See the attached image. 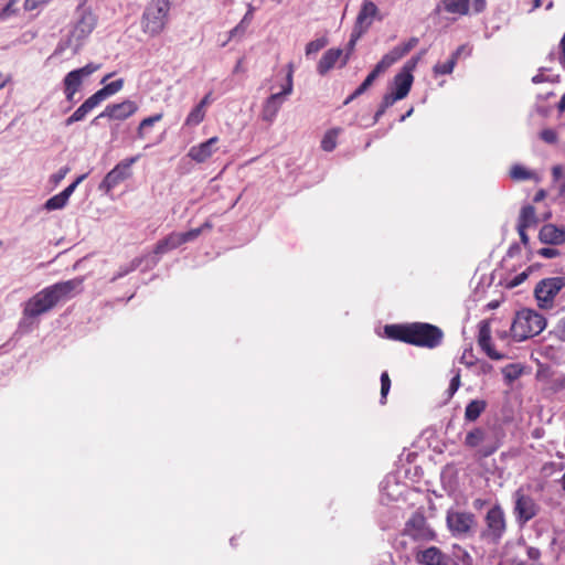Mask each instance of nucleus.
Masks as SVG:
<instances>
[{"mask_svg": "<svg viewBox=\"0 0 565 565\" xmlns=\"http://www.w3.org/2000/svg\"><path fill=\"white\" fill-rule=\"evenodd\" d=\"M539 239L543 244L561 245L565 243V230L554 224H545L541 227Z\"/></svg>", "mask_w": 565, "mask_h": 565, "instance_id": "19", "label": "nucleus"}, {"mask_svg": "<svg viewBox=\"0 0 565 565\" xmlns=\"http://www.w3.org/2000/svg\"><path fill=\"white\" fill-rule=\"evenodd\" d=\"M340 132V128H332L328 130L321 140V148L328 152L334 150L337 147V139Z\"/></svg>", "mask_w": 565, "mask_h": 565, "instance_id": "29", "label": "nucleus"}, {"mask_svg": "<svg viewBox=\"0 0 565 565\" xmlns=\"http://www.w3.org/2000/svg\"><path fill=\"white\" fill-rule=\"evenodd\" d=\"M391 388V379L388 373L385 371L381 374V403H386V396Z\"/></svg>", "mask_w": 565, "mask_h": 565, "instance_id": "41", "label": "nucleus"}, {"mask_svg": "<svg viewBox=\"0 0 565 565\" xmlns=\"http://www.w3.org/2000/svg\"><path fill=\"white\" fill-rule=\"evenodd\" d=\"M415 559L420 565H447L449 562V557L436 546L418 551L415 555Z\"/></svg>", "mask_w": 565, "mask_h": 565, "instance_id": "16", "label": "nucleus"}, {"mask_svg": "<svg viewBox=\"0 0 565 565\" xmlns=\"http://www.w3.org/2000/svg\"><path fill=\"white\" fill-rule=\"evenodd\" d=\"M87 174H82L75 179L68 186H66L60 194L68 202L70 196L73 194L75 189L86 179Z\"/></svg>", "mask_w": 565, "mask_h": 565, "instance_id": "42", "label": "nucleus"}, {"mask_svg": "<svg viewBox=\"0 0 565 565\" xmlns=\"http://www.w3.org/2000/svg\"><path fill=\"white\" fill-rule=\"evenodd\" d=\"M546 327L543 315L532 309H522L516 312L510 331L515 341H524L540 334Z\"/></svg>", "mask_w": 565, "mask_h": 565, "instance_id": "3", "label": "nucleus"}, {"mask_svg": "<svg viewBox=\"0 0 565 565\" xmlns=\"http://www.w3.org/2000/svg\"><path fill=\"white\" fill-rule=\"evenodd\" d=\"M504 375H505V377H507L509 381H513V380H515V379H518V377H519L520 372H519V371H514V373H511V372H509V371H505V372H504Z\"/></svg>", "mask_w": 565, "mask_h": 565, "instance_id": "62", "label": "nucleus"}, {"mask_svg": "<svg viewBox=\"0 0 565 565\" xmlns=\"http://www.w3.org/2000/svg\"><path fill=\"white\" fill-rule=\"evenodd\" d=\"M470 0H444V8L448 13L466 15L469 12Z\"/></svg>", "mask_w": 565, "mask_h": 565, "instance_id": "26", "label": "nucleus"}, {"mask_svg": "<svg viewBox=\"0 0 565 565\" xmlns=\"http://www.w3.org/2000/svg\"><path fill=\"white\" fill-rule=\"evenodd\" d=\"M563 167L559 166V164H556L554 167H552V179H553V182H559V180L562 179L563 177Z\"/></svg>", "mask_w": 565, "mask_h": 565, "instance_id": "53", "label": "nucleus"}, {"mask_svg": "<svg viewBox=\"0 0 565 565\" xmlns=\"http://www.w3.org/2000/svg\"><path fill=\"white\" fill-rule=\"evenodd\" d=\"M140 156L126 158L118 162L103 179L99 190L106 194L110 193L114 188L132 177V164L139 160Z\"/></svg>", "mask_w": 565, "mask_h": 565, "instance_id": "5", "label": "nucleus"}, {"mask_svg": "<svg viewBox=\"0 0 565 565\" xmlns=\"http://www.w3.org/2000/svg\"><path fill=\"white\" fill-rule=\"evenodd\" d=\"M292 65L289 64V72L287 74L286 84L284 85L281 92L271 94L265 102L262 110V118L265 121L271 122L276 115L278 114L282 103L284 98L291 94L292 92Z\"/></svg>", "mask_w": 565, "mask_h": 565, "instance_id": "10", "label": "nucleus"}, {"mask_svg": "<svg viewBox=\"0 0 565 565\" xmlns=\"http://www.w3.org/2000/svg\"><path fill=\"white\" fill-rule=\"evenodd\" d=\"M514 513L521 523H526L537 514V504L532 497L525 494L521 489L514 493Z\"/></svg>", "mask_w": 565, "mask_h": 565, "instance_id": "13", "label": "nucleus"}, {"mask_svg": "<svg viewBox=\"0 0 565 565\" xmlns=\"http://www.w3.org/2000/svg\"><path fill=\"white\" fill-rule=\"evenodd\" d=\"M210 97H211V94L205 95L196 106L201 107V109L206 110V107L210 104Z\"/></svg>", "mask_w": 565, "mask_h": 565, "instance_id": "60", "label": "nucleus"}, {"mask_svg": "<svg viewBox=\"0 0 565 565\" xmlns=\"http://www.w3.org/2000/svg\"><path fill=\"white\" fill-rule=\"evenodd\" d=\"M498 447L497 444L486 445L479 449V454L481 457H489L497 451Z\"/></svg>", "mask_w": 565, "mask_h": 565, "instance_id": "51", "label": "nucleus"}, {"mask_svg": "<svg viewBox=\"0 0 565 565\" xmlns=\"http://www.w3.org/2000/svg\"><path fill=\"white\" fill-rule=\"evenodd\" d=\"M527 278V275L525 273H521L518 276L514 277V279L511 281V286L515 287L520 284H522Z\"/></svg>", "mask_w": 565, "mask_h": 565, "instance_id": "58", "label": "nucleus"}, {"mask_svg": "<svg viewBox=\"0 0 565 565\" xmlns=\"http://www.w3.org/2000/svg\"><path fill=\"white\" fill-rule=\"evenodd\" d=\"M546 193L544 190H539L533 199L534 202H540L545 198Z\"/></svg>", "mask_w": 565, "mask_h": 565, "instance_id": "63", "label": "nucleus"}, {"mask_svg": "<svg viewBox=\"0 0 565 565\" xmlns=\"http://www.w3.org/2000/svg\"><path fill=\"white\" fill-rule=\"evenodd\" d=\"M526 554H527L529 558L532 561H539L541 557V551L533 546H530L527 548Z\"/></svg>", "mask_w": 565, "mask_h": 565, "instance_id": "55", "label": "nucleus"}, {"mask_svg": "<svg viewBox=\"0 0 565 565\" xmlns=\"http://www.w3.org/2000/svg\"><path fill=\"white\" fill-rule=\"evenodd\" d=\"M478 344L492 360H502L504 355L494 350L491 342V328L488 320H482L478 324Z\"/></svg>", "mask_w": 565, "mask_h": 565, "instance_id": "15", "label": "nucleus"}, {"mask_svg": "<svg viewBox=\"0 0 565 565\" xmlns=\"http://www.w3.org/2000/svg\"><path fill=\"white\" fill-rule=\"evenodd\" d=\"M52 0H25L24 2V9L28 11L35 10L40 6L47 4Z\"/></svg>", "mask_w": 565, "mask_h": 565, "instance_id": "49", "label": "nucleus"}, {"mask_svg": "<svg viewBox=\"0 0 565 565\" xmlns=\"http://www.w3.org/2000/svg\"><path fill=\"white\" fill-rule=\"evenodd\" d=\"M529 227H522L520 225H518V232H519V235H520V239L522 242L523 245H527L529 244V236L526 234V230Z\"/></svg>", "mask_w": 565, "mask_h": 565, "instance_id": "56", "label": "nucleus"}, {"mask_svg": "<svg viewBox=\"0 0 565 565\" xmlns=\"http://www.w3.org/2000/svg\"><path fill=\"white\" fill-rule=\"evenodd\" d=\"M362 33H363V31L362 30H358V29H354V31L352 32L351 39H350V41L348 43V46H347V53L344 54L343 58L341 60L340 67H343V66H345L348 64V62L350 60V56H351V54L354 51L356 41L359 40V38L361 36Z\"/></svg>", "mask_w": 565, "mask_h": 565, "instance_id": "35", "label": "nucleus"}, {"mask_svg": "<svg viewBox=\"0 0 565 565\" xmlns=\"http://www.w3.org/2000/svg\"><path fill=\"white\" fill-rule=\"evenodd\" d=\"M247 15L244 17V19L241 21L238 25H236L234 29L230 32V38H234L237 34H243L246 30V26L244 25L246 22Z\"/></svg>", "mask_w": 565, "mask_h": 565, "instance_id": "52", "label": "nucleus"}, {"mask_svg": "<svg viewBox=\"0 0 565 565\" xmlns=\"http://www.w3.org/2000/svg\"><path fill=\"white\" fill-rule=\"evenodd\" d=\"M68 172H70V168L68 167L61 168L56 173L51 175V182L54 185H57L66 177V174Z\"/></svg>", "mask_w": 565, "mask_h": 565, "instance_id": "47", "label": "nucleus"}, {"mask_svg": "<svg viewBox=\"0 0 565 565\" xmlns=\"http://www.w3.org/2000/svg\"><path fill=\"white\" fill-rule=\"evenodd\" d=\"M537 253H539V255H541L542 257H545V258H554L559 255V250L556 248H552V247H543V248L539 249Z\"/></svg>", "mask_w": 565, "mask_h": 565, "instance_id": "50", "label": "nucleus"}, {"mask_svg": "<svg viewBox=\"0 0 565 565\" xmlns=\"http://www.w3.org/2000/svg\"><path fill=\"white\" fill-rule=\"evenodd\" d=\"M328 44V41L326 38H320L313 41H310L306 45V54L311 55L313 53L319 52L321 49H323Z\"/></svg>", "mask_w": 565, "mask_h": 565, "instance_id": "40", "label": "nucleus"}, {"mask_svg": "<svg viewBox=\"0 0 565 565\" xmlns=\"http://www.w3.org/2000/svg\"><path fill=\"white\" fill-rule=\"evenodd\" d=\"M540 138L548 145H555L558 141V135L556 130L552 128L543 129L540 132Z\"/></svg>", "mask_w": 565, "mask_h": 565, "instance_id": "43", "label": "nucleus"}, {"mask_svg": "<svg viewBox=\"0 0 565 565\" xmlns=\"http://www.w3.org/2000/svg\"><path fill=\"white\" fill-rule=\"evenodd\" d=\"M563 288H565V276L550 277L539 281L534 289L539 307L552 308L555 297Z\"/></svg>", "mask_w": 565, "mask_h": 565, "instance_id": "6", "label": "nucleus"}, {"mask_svg": "<svg viewBox=\"0 0 565 565\" xmlns=\"http://www.w3.org/2000/svg\"><path fill=\"white\" fill-rule=\"evenodd\" d=\"M548 390L553 393H558L565 390V374L552 379L548 383Z\"/></svg>", "mask_w": 565, "mask_h": 565, "instance_id": "44", "label": "nucleus"}, {"mask_svg": "<svg viewBox=\"0 0 565 565\" xmlns=\"http://www.w3.org/2000/svg\"><path fill=\"white\" fill-rule=\"evenodd\" d=\"M557 109L563 113L565 111V93L563 94V96L561 97L558 104H557Z\"/></svg>", "mask_w": 565, "mask_h": 565, "instance_id": "64", "label": "nucleus"}, {"mask_svg": "<svg viewBox=\"0 0 565 565\" xmlns=\"http://www.w3.org/2000/svg\"><path fill=\"white\" fill-rule=\"evenodd\" d=\"M99 103L89 96L68 118L65 119V125L71 126L74 122L82 121L85 119L88 113H90Z\"/></svg>", "mask_w": 565, "mask_h": 565, "instance_id": "23", "label": "nucleus"}, {"mask_svg": "<svg viewBox=\"0 0 565 565\" xmlns=\"http://www.w3.org/2000/svg\"><path fill=\"white\" fill-rule=\"evenodd\" d=\"M418 42L419 40L417 38H411L408 41L394 47L395 54H397V57L402 58L407 53H409L414 47H416Z\"/></svg>", "mask_w": 565, "mask_h": 565, "instance_id": "37", "label": "nucleus"}, {"mask_svg": "<svg viewBox=\"0 0 565 565\" xmlns=\"http://www.w3.org/2000/svg\"><path fill=\"white\" fill-rule=\"evenodd\" d=\"M202 233V227L193 228L191 231L184 233H170L164 238L160 239L153 249V253L157 255L166 254L172 249L178 248L182 244L193 241Z\"/></svg>", "mask_w": 565, "mask_h": 565, "instance_id": "12", "label": "nucleus"}, {"mask_svg": "<svg viewBox=\"0 0 565 565\" xmlns=\"http://www.w3.org/2000/svg\"><path fill=\"white\" fill-rule=\"evenodd\" d=\"M486 529L481 536L494 544L499 543L507 530V522L503 510L495 505L491 508L484 518Z\"/></svg>", "mask_w": 565, "mask_h": 565, "instance_id": "8", "label": "nucleus"}, {"mask_svg": "<svg viewBox=\"0 0 565 565\" xmlns=\"http://www.w3.org/2000/svg\"><path fill=\"white\" fill-rule=\"evenodd\" d=\"M384 333L391 340L430 350L438 348L445 337L438 326L428 322L386 324Z\"/></svg>", "mask_w": 565, "mask_h": 565, "instance_id": "2", "label": "nucleus"}, {"mask_svg": "<svg viewBox=\"0 0 565 565\" xmlns=\"http://www.w3.org/2000/svg\"><path fill=\"white\" fill-rule=\"evenodd\" d=\"M137 110V103L130 99H126L121 103L107 105L104 111H102L97 116V118L107 117L111 120H126L127 118L131 117Z\"/></svg>", "mask_w": 565, "mask_h": 565, "instance_id": "14", "label": "nucleus"}, {"mask_svg": "<svg viewBox=\"0 0 565 565\" xmlns=\"http://www.w3.org/2000/svg\"><path fill=\"white\" fill-rule=\"evenodd\" d=\"M217 142V137H211L206 141L201 142L198 146L191 147L188 152V157L198 163H203L212 157V154L215 151L214 147L216 146Z\"/></svg>", "mask_w": 565, "mask_h": 565, "instance_id": "17", "label": "nucleus"}, {"mask_svg": "<svg viewBox=\"0 0 565 565\" xmlns=\"http://www.w3.org/2000/svg\"><path fill=\"white\" fill-rule=\"evenodd\" d=\"M471 6L476 13H480L484 11L487 3L486 0H472Z\"/></svg>", "mask_w": 565, "mask_h": 565, "instance_id": "54", "label": "nucleus"}, {"mask_svg": "<svg viewBox=\"0 0 565 565\" xmlns=\"http://www.w3.org/2000/svg\"><path fill=\"white\" fill-rule=\"evenodd\" d=\"M486 439V433L481 428H475L466 435L465 445L469 448H476Z\"/></svg>", "mask_w": 565, "mask_h": 565, "instance_id": "30", "label": "nucleus"}, {"mask_svg": "<svg viewBox=\"0 0 565 565\" xmlns=\"http://www.w3.org/2000/svg\"><path fill=\"white\" fill-rule=\"evenodd\" d=\"M403 535L414 541L429 542L436 539V532L428 525L423 512L416 511L406 521Z\"/></svg>", "mask_w": 565, "mask_h": 565, "instance_id": "7", "label": "nucleus"}, {"mask_svg": "<svg viewBox=\"0 0 565 565\" xmlns=\"http://www.w3.org/2000/svg\"><path fill=\"white\" fill-rule=\"evenodd\" d=\"M162 118H163V114L159 113V114H156V115H152L150 117L142 119L137 129V137L139 139H145L146 130L148 128L152 127L156 122L160 121Z\"/></svg>", "mask_w": 565, "mask_h": 565, "instance_id": "31", "label": "nucleus"}, {"mask_svg": "<svg viewBox=\"0 0 565 565\" xmlns=\"http://www.w3.org/2000/svg\"><path fill=\"white\" fill-rule=\"evenodd\" d=\"M83 278L60 281L43 288L23 306V318L34 319L52 310L58 302L72 298L82 289Z\"/></svg>", "mask_w": 565, "mask_h": 565, "instance_id": "1", "label": "nucleus"}, {"mask_svg": "<svg viewBox=\"0 0 565 565\" xmlns=\"http://www.w3.org/2000/svg\"><path fill=\"white\" fill-rule=\"evenodd\" d=\"M377 7L373 1L365 0L356 18L355 29L363 32L372 24V19L377 14Z\"/></svg>", "mask_w": 565, "mask_h": 565, "instance_id": "20", "label": "nucleus"}, {"mask_svg": "<svg viewBox=\"0 0 565 565\" xmlns=\"http://www.w3.org/2000/svg\"><path fill=\"white\" fill-rule=\"evenodd\" d=\"M537 223V217L535 213V209L532 205L523 206L520 215L518 225L522 227H531Z\"/></svg>", "mask_w": 565, "mask_h": 565, "instance_id": "27", "label": "nucleus"}, {"mask_svg": "<svg viewBox=\"0 0 565 565\" xmlns=\"http://www.w3.org/2000/svg\"><path fill=\"white\" fill-rule=\"evenodd\" d=\"M342 55L343 51L341 49H329L321 56L317 65V72L320 75H326L335 66L337 62L342 57Z\"/></svg>", "mask_w": 565, "mask_h": 565, "instance_id": "22", "label": "nucleus"}, {"mask_svg": "<svg viewBox=\"0 0 565 565\" xmlns=\"http://www.w3.org/2000/svg\"><path fill=\"white\" fill-rule=\"evenodd\" d=\"M550 333L558 341L565 342V317L558 319Z\"/></svg>", "mask_w": 565, "mask_h": 565, "instance_id": "39", "label": "nucleus"}, {"mask_svg": "<svg viewBox=\"0 0 565 565\" xmlns=\"http://www.w3.org/2000/svg\"><path fill=\"white\" fill-rule=\"evenodd\" d=\"M398 60L399 57H397V54H395V50L393 49L381 58V61L375 65L374 70L376 73L382 74Z\"/></svg>", "mask_w": 565, "mask_h": 565, "instance_id": "34", "label": "nucleus"}, {"mask_svg": "<svg viewBox=\"0 0 565 565\" xmlns=\"http://www.w3.org/2000/svg\"><path fill=\"white\" fill-rule=\"evenodd\" d=\"M414 76L407 71L398 72L393 78V93L401 99L405 98L413 85Z\"/></svg>", "mask_w": 565, "mask_h": 565, "instance_id": "21", "label": "nucleus"}, {"mask_svg": "<svg viewBox=\"0 0 565 565\" xmlns=\"http://www.w3.org/2000/svg\"><path fill=\"white\" fill-rule=\"evenodd\" d=\"M470 52L467 47V45H460L459 47H457V50L452 53L451 57H456V62L458 61L459 56L465 53V52Z\"/></svg>", "mask_w": 565, "mask_h": 565, "instance_id": "59", "label": "nucleus"}, {"mask_svg": "<svg viewBox=\"0 0 565 565\" xmlns=\"http://www.w3.org/2000/svg\"><path fill=\"white\" fill-rule=\"evenodd\" d=\"M559 46H561L559 64L565 70V33H564L563 39L561 40Z\"/></svg>", "mask_w": 565, "mask_h": 565, "instance_id": "57", "label": "nucleus"}, {"mask_svg": "<svg viewBox=\"0 0 565 565\" xmlns=\"http://www.w3.org/2000/svg\"><path fill=\"white\" fill-rule=\"evenodd\" d=\"M10 81V75H3L2 73H0V89L3 88Z\"/></svg>", "mask_w": 565, "mask_h": 565, "instance_id": "61", "label": "nucleus"}, {"mask_svg": "<svg viewBox=\"0 0 565 565\" xmlns=\"http://www.w3.org/2000/svg\"><path fill=\"white\" fill-rule=\"evenodd\" d=\"M487 402L483 399H472L465 409V419L467 422H476L486 411Z\"/></svg>", "mask_w": 565, "mask_h": 565, "instance_id": "24", "label": "nucleus"}, {"mask_svg": "<svg viewBox=\"0 0 565 565\" xmlns=\"http://www.w3.org/2000/svg\"><path fill=\"white\" fill-rule=\"evenodd\" d=\"M67 204V201L58 193L52 198H50L45 204L44 209L47 211L61 210Z\"/></svg>", "mask_w": 565, "mask_h": 565, "instance_id": "38", "label": "nucleus"}, {"mask_svg": "<svg viewBox=\"0 0 565 565\" xmlns=\"http://www.w3.org/2000/svg\"><path fill=\"white\" fill-rule=\"evenodd\" d=\"M170 12L169 0H150L141 17V30L149 36H157L163 32Z\"/></svg>", "mask_w": 565, "mask_h": 565, "instance_id": "4", "label": "nucleus"}, {"mask_svg": "<svg viewBox=\"0 0 565 565\" xmlns=\"http://www.w3.org/2000/svg\"><path fill=\"white\" fill-rule=\"evenodd\" d=\"M457 62H456V57H450L448 61H446L445 63H437L435 66H434V74L435 75H448V74H451L455 66H456Z\"/></svg>", "mask_w": 565, "mask_h": 565, "instance_id": "36", "label": "nucleus"}, {"mask_svg": "<svg viewBox=\"0 0 565 565\" xmlns=\"http://www.w3.org/2000/svg\"><path fill=\"white\" fill-rule=\"evenodd\" d=\"M99 67L100 66L97 64L88 63L85 66L73 70L65 75L63 86L67 102H74L75 94L81 89L84 78L90 76L93 73L98 71Z\"/></svg>", "mask_w": 565, "mask_h": 565, "instance_id": "11", "label": "nucleus"}, {"mask_svg": "<svg viewBox=\"0 0 565 565\" xmlns=\"http://www.w3.org/2000/svg\"><path fill=\"white\" fill-rule=\"evenodd\" d=\"M96 25V17L86 9H81V17L76 22L73 34L77 39H84L93 32Z\"/></svg>", "mask_w": 565, "mask_h": 565, "instance_id": "18", "label": "nucleus"}, {"mask_svg": "<svg viewBox=\"0 0 565 565\" xmlns=\"http://www.w3.org/2000/svg\"><path fill=\"white\" fill-rule=\"evenodd\" d=\"M124 86V79L119 78L111 83L106 84L103 88L93 94L94 98L100 104L106 98L118 93Z\"/></svg>", "mask_w": 565, "mask_h": 565, "instance_id": "25", "label": "nucleus"}, {"mask_svg": "<svg viewBox=\"0 0 565 565\" xmlns=\"http://www.w3.org/2000/svg\"><path fill=\"white\" fill-rule=\"evenodd\" d=\"M510 177L514 181H524L535 179V173L527 170L525 167L521 164H514L510 170Z\"/></svg>", "mask_w": 565, "mask_h": 565, "instance_id": "33", "label": "nucleus"}, {"mask_svg": "<svg viewBox=\"0 0 565 565\" xmlns=\"http://www.w3.org/2000/svg\"><path fill=\"white\" fill-rule=\"evenodd\" d=\"M425 54V51H422L419 55L412 57L406 64L403 66L401 71H407L409 74L416 68L417 63L420 60V56Z\"/></svg>", "mask_w": 565, "mask_h": 565, "instance_id": "48", "label": "nucleus"}, {"mask_svg": "<svg viewBox=\"0 0 565 565\" xmlns=\"http://www.w3.org/2000/svg\"><path fill=\"white\" fill-rule=\"evenodd\" d=\"M380 73H376V71L373 68L372 72L366 76V78L363 81V83L353 92L352 95L348 97V99L344 102V104H349L351 100L356 98L358 96L362 95L367 90V88L374 83V81L380 76Z\"/></svg>", "mask_w": 565, "mask_h": 565, "instance_id": "28", "label": "nucleus"}, {"mask_svg": "<svg viewBox=\"0 0 565 565\" xmlns=\"http://www.w3.org/2000/svg\"><path fill=\"white\" fill-rule=\"evenodd\" d=\"M206 115L205 109H201V107L195 106L186 116L184 120V126L186 127H195L200 125Z\"/></svg>", "mask_w": 565, "mask_h": 565, "instance_id": "32", "label": "nucleus"}, {"mask_svg": "<svg viewBox=\"0 0 565 565\" xmlns=\"http://www.w3.org/2000/svg\"><path fill=\"white\" fill-rule=\"evenodd\" d=\"M446 523L452 536L456 537L470 535L477 525L473 513L461 511H448L446 515Z\"/></svg>", "mask_w": 565, "mask_h": 565, "instance_id": "9", "label": "nucleus"}, {"mask_svg": "<svg viewBox=\"0 0 565 565\" xmlns=\"http://www.w3.org/2000/svg\"><path fill=\"white\" fill-rule=\"evenodd\" d=\"M460 387V373L459 371L455 374V376L450 380L449 387H448V398H451L454 394L458 391Z\"/></svg>", "mask_w": 565, "mask_h": 565, "instance_id": "45", "label": "nucleus"}, {"mask_svg": "<svg viewBox=\"0 0 565 565\" xmlns=\"http://www.w3.org/2000/svg\"><path fill=\"white\" fill-rule=\"evenodd\" d=\"M397 100H401L399 97H397L393 92H390L383 96L381 105L383 108H388L393 106Z\"/></svg>", "mask_w": 565, "mask_h": 565, "instance_id": "46", "label": "nucleus"}]
</instances>
